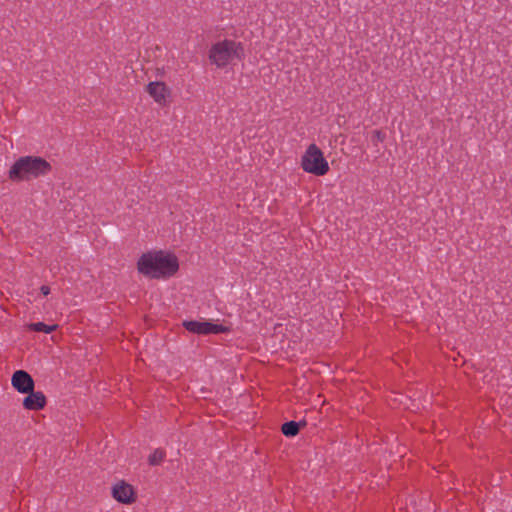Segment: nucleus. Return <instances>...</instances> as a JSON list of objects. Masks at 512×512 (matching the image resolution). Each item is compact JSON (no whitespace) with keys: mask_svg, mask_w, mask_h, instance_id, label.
<instances>
[{"mask_svg":"<svg viewBox=\"0 0 512 512\" xmlns=\"http://www.w3.org/2000/svg\"><path fill=\"white\" fill-rule=\"evenodd\" d=\"M146 91L157 104L165 106L169 103L171 93L165 83L158 81L150 82L146 87Z\"/></svg>","mask_w":512,"mask_h":512,"instance_id":"7","label":"nucleus"},{"mask_svg":"<svg viewBox=\"0 0 512 512\" xmlns=\"http://www.w3.org/2000/svg\"><path fill=\"white\" fill-rule=\"evenodd\" d=\"M165 458V452L161 449L154 450L148 458L150 465H159Z\"/></svg>","mask_w":512,"mask_h":512,"instance_id":"12","label":"nucleus"},{"mask_svg":"<svg viewBox=\"0 0 512 512\" xmlns=\"http://www.w3.org/2000/svg\"><path fill=\"white\" fill-rule=\"evenodd\" d=\"M50 170L51 165L45 159L37 156H23L11 166L9 178L12 181H30L47 175Z\"/></svg>","mask_w":512,"mask_h":512,"instance_id":"2","label":"nucleus"},{"mask_svg":"<svg viewBox=\"0 0 512 512\" xmlns=\"http://www.w3.org/2000/svg\"><path fill=\"white\" fill-rule=\"evenodd\" d=\"M244 56V49L240 43L224 40L214 44L209 53V58L217 67L235 64Z\"/></svg>","mask_w":512,"mask_h":512,"instance_id":"3","label":"nucleus"},{"mask_svg":"<svg viewBox=\"0 0 512 512\" xmlns=\"http://www.w3.org/2000/svg\"><path fill=\"white\" fill-rule=\"evenodd\" d=\"M57 327L58 326L56 324L46 325L42 322L31 323L28 325V328L30 330L37 331V332H44V333H51V332L55 331L57 329Z\"/></svg>","mask_w":512,"mask_h":512,"instance_id":"10","label":"nucleus"},{"mask_svg":"<svg viewBox=\"0 0 512 512\" xmlns=\"http://www.w3.org/2000/svg\"><path fill=\"white\" fill-rule=\"evenodd\" d=\"M27 396L23 399V407L27 410H41L46 405V397L41 391H34L26 393Z\"/></svg>","mask_w":512,"mask_h":512,"instance_id":"9","label":"nucleus"},{"mask_svg":"<svg viewBox=\"0 0 512 512\" xmlns=\"http://www.w3.org/2000/svg\"><path fill=\"white\" fill-rule=\"evenodd\" d=\"M41 292H42V294H43V295H45V296H46V295H48V294H49L50 289H49L47 286H42V287H41Z\"/></svg>","mask_w":512,"mask_h":512,"instance_id":"13","label":"nucleus"},{"mask_svg":"<svg viewBox=\"0 0 512 512\" xmlns=\"http://www.w3.org/2000/svg\"><path fill=\"white\" fill-rule=\"evenodd\" d=\"M281 430L285 436L292 437L299 432V424L294 421L286 422L282 425Z\"/></svg>","mask_w":512,"mask_h":512,"instance_id":"11","label":"nucleus"},{"mask_svg":"<svg viewBox=\"0 0 512 512\" xmlns=\"http://www.w3.org/2000/svg\"><path fill=\"white\" fill-rule=\"evenodd\" d=\"M301 167L304 171L317 176L325 175L329 171L328 162L315 144L309 145L305 151L302 156Z\"/></svg>","mask_w":512,"mask_h":512,"instance_id":"4","label":"nucleus"},{"mask_svg":"<svg viewBox=\"0 0 512 512\" xmlns=\"http://www.w3.org/2000/svg\"><path fill=\"white\" fill-rule=\"evenodd\" d=\"M113 498L122 504H131L136 499V494L132 485L125 481H118L112 487Z\"/></svg>","mask_w":512,"mask_h":512,"instance_id":"6","label":"nucleus"},{"mask_svg":"<svg viewBox=\"0 0 512 512\" xmlns=\"http://www.w3.org/2000/svg\"><path fill=\"white\" fill-rule=\"evenodd\" d=\"M138 271L149 278H168L179 269L177 257L166 251L144 253L137 263Z\"/></svg>","mask_w":512,"mask_h":512,"instance_id":"1","label":"nucleus"},{"mask_svg":"<svg viewBox=\"0 0 512 512\" xmlns=\"http://www.w3.org/2000/svg\"><path fill=\"white\" fill-rule=\"evenodd\" d=\"M183 326L189 332L200 335L220 334L229 331V328L221 323L204 319L184 321Z\"/></svg>","mask_w":512,"mask_h":512,"instance_id":"5","label":"nucleus"},{"mask_svg":"<svg viewBox=\"0 0 512 512\" xmlns=\"http://www.w3.org/2000/svg\"><path fill=\"white\" fill-rule=\"evenodd\" d=\"M11 385L19 393L32 392L35 383L33 378L24 370H17L13 373L11 378Z\"/></svg>","mask_w":512,"mask_h":512,"instance_id":"8","label":"nucleus"}]
</instances>
